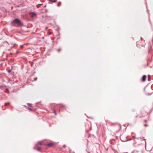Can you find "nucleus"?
<instances>
[{"label":"nucleus","instance_id":"nucleus-11","mask_svg":"<svg viewBox=\"0 0 153 153\" xmlns=\"http://www.w3.org/2000/svg\"><path fill=\"white\" fill-rule=\"evenodd\" d=\"M144 126H147V125H146V124H144Z\"/></svg>","mask_w":153,"mask_h":153},{"label":"nucleus","instance_id":"nucleus-2","mask_svg":"<svg viewBox=\"0 0 153 153\" xmlns=\"http://www.w3.org/2000/svg\"><path fill=\"white\" fill-rule=\"evenodd\" d=\"M30 14L32 17H34L36 16V14L33 12L30 13Z\"/></svg>","mask_w":153,"mask_h":153},{"label":"nucleus","instance_id":"nucleus-4","mask_svg":"<svg viewBox=\"0 0 153 153\" xmlns=\"http://www.w3.org/2000/svg\"><path fill=\"white\" fill-rule=\"evenodd\" d=\"M146 76L145 75H143L142 77V80L143 81H145L146 80Z\"/></svg>","mask_w":153,"mask_h":153},{"label":"nucleus","instance_id":"nucleus-12","mask_svg":"<svg viewBox=\"0 0 153 153\" xmlns=\"http://www.w3.org/2000/svg\"><path fill=\"white\" fill-rule=\"evenodd\" d=\"M60 49H58V51H60Z\"/></svg>","mask_w":153,"mask_h":153},{"label":"nucleus","instance_id":"nucleus-10","mask_svg":"<svg viewBox=\"0 0 153 153\" xmlns=\"http://www.w3.org/2000/svg\"><path fill=\"white\" fill-rule=\"evenodd\" d=\"M38 143L39 144H40V145L42 144V143L41 142H39Z\"/></svg>","mask_w":153,"mask_h":153},{"label":"nucleus","instance_id":"nucleus-1","mask_svg":"<svg viewBox=\"0 0 153 153\" xmlns=\"http://www.w3.org/2000/svg\"><path fill=\"white\" fill-rule=\"evenodd\" d=\"M12 24L14 25V24L19 25L20 26L22 25L20 21L18 19H16L12 22Z\"/></svg>","mask_w":153,"mask_h":153},{"label":"nucleus","instance_id":"nucleus-15","mask_svg":"<svg viewBox=\"0 0 153 153\" xmlns=\"http://www.w3.org/2000/svg\"><path fill=\"white\" fill-rule=\"evenodd\" d=\"M7 104V103H5V105H6Z\"/></svg>","mask_w":153,"mask_h":153},{"label":"nucleus","instance_id":"nucleus-5","mask_svg":"<svg viewBox=\"0 0 153 153\" xmlns=\"http://www.w3.org/2000/svg\"><path fill=\"white\" fill-rule=\"evenodd\" d=\"M53 145V144L52 143H50L47 144V146H51Z\"/></svg>","mask_w":153,"mask_h":153},{"label":"nucleus","instance_id":"nucleus-8","mask_svg":"<svg viewBox=\"0 0 153 153\" xmlns=\"http://www.w3.org/2000/svg\"><path fill=\"white\" fill-rule=\"evenodd\" d=\"M140 140H144V142H145V144L146 145V141L145 140V139H142V138H140Z\"/></svg>","mask_w":153,"mask_h":153},{"label":"nucleus","instance_id":"nucleus-14","mask_svg":"<svg viewBox=\"0 0 153 153\" xmlns=\"http://www.w3.org/2000/svg\"><path fill=\"white\" fill-rule=\"evenodd\" d=\"M57 6H59V4H57Z\"/></svg>","mask_w":153,"mask_h":153},{"label":"nucleus","instance_id":"nucleus-3","mask_svg":"<svg viewBox=\"0 0 153 153\" xmlns=\"http://www.w3.org/2000/svg\"><path fill=\"white\" fill-rule=\"evenodd\" d=\"M28 109L30 110H31L32 108V106L31 104H28Z\"/></svg>","mask_w":153,"mask_h":153},{"label":"nucleus","instance_id":"nucleus-6","mask_svg":"<svg viewBox=\"0 0 153 153\" xmlns=\"http://www.w3.org/2000/svg\"><path fill=\"white\" fill-rule=\"evenodd\" d=\"M123 137V136L121 135H120V139H121V140H122V141H124V140H122V138Z\"/></svg>","mask_w":153,"mask_h":153},{"label":"nucleus","instance_id":"nucleus-16","mask_svg":"<svg viewBox=\"0 0 153 153\" xmlns=\"http://www.w3.org/2000/svg\"><path fill=\"white\" fill-rule=\"evenodd\" d=\"M9 104V103H7V104Z\"/></svg>","mask_w":153,"mask_h":153},{"label":"nucleus","instance_id":"nucleus-9","mask_svg":"<svg viewBox=\"0 0 153 153\" xmlns=\"http://www.w3.org/2000/svg\"><path fill=\"white\" fill-rule=\"evenodd\" d=\"M40 148L39 147H38L37 149V150H38V151H39L40 150Z\"/></svg>","mask_w":153,"mask_h":153},{"label":"nucleus","instance_id":"nucleus-13","mask_svg":"<svg viewBox=\"0 0 153 153\" xmlns=\"http://www.w3.org/2000/svg\"><path fill=\"white\" fill-rule=\"evenodd\" d=\"M54 114H55V115L56 114V112H55V111H54Z\"/></svg>","mask_w":153,"mask_h":153},{"label":"nucleus","instance_id":"nucleus-7","mask_svg":"<svg viewBox=\"0 0 153 153\" xmlns=\"http://www.w3.org/2000/svg\"><path fill=\"white\" fill-rule=\"evenodd\" d=\"M56 0H50V1L52 2H56Z\"/></svg>","mask_w":153,"mask_h":153}]
</instances>
